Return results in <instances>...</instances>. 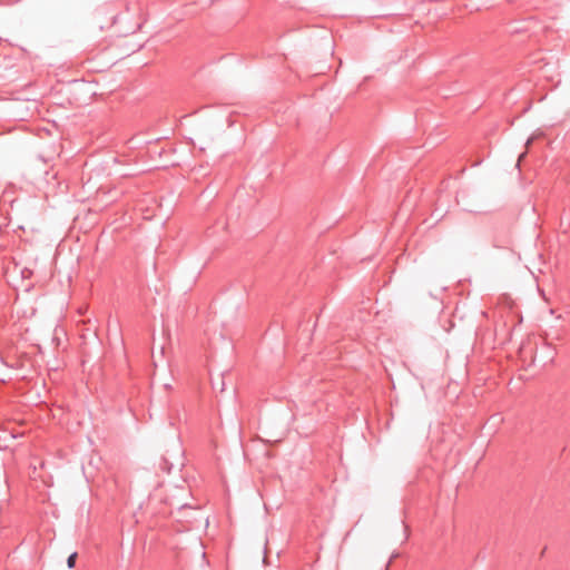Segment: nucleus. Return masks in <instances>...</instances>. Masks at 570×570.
<instances>
[{
	"mask_svg": "<svg viewBox=\"0 0 570 570\" xmlns=\"http://www.w3.org/2000/svg\"><path fill=\"white\" fill-rule=\"evenodd\" d=\"M185 465V451L175 425L167 415L158 429L155 424L148 428V445L145 453V491L148 494L146 512L150 519H165L173 513V507L181 512L190 509L181 499L185 488H175L168 494L163 490V476L171 470H180Z\"/></svg>",
	"mask_w": 570,
	"mask_h": 570,
	"instance_id": "nucleus-1",
	"label": "nucleus"
},
{
	"mask_svg": "<svg viewBox=\"0 0 570 570\" xmlns=\"http://www.w3.org/2000/svg\"><path fill=\"white\" fill-rule=\"evenodd\" d=\"M169 217L167 207L158 202L155 196H145V222H153V235L150 238V249L156 254L161 244V232Z\"/></svg>",
	"mask_w": 570,
	"mask_h": 570,
	"instance_id": "nucleus-2",
	"label": "nucleus"
},
{
	"mask_svg": "<svg viewBox=\"0 0 570 570\" xmlns=\"http://www.w3.org/2000/svg\"><path fill=\"white\" fill-rule=\"evenodd\" d=\"M163 138H156L145 142V174L154 170L166 169L174 165L171 150Z\"/></svg>",
	"mask_w": 570,
	"mask_h": 570,
	"instance_id": "nucleus-3",
	"label": "nucleus"
},
{
	"mask_svg": "<svg viewBox=\"0 0 570 570\" xmlns=\"http://www.w3.org/2000/svg\"><path fill=\"white\" fill-rule=\"evenodd\" d=\"M210 384L218 403L233 407L237 401V385L229 370L210 374Z\"/></svg>",
	"mask_w": 570,
	"mask_h": 570,
	"instance_id": "nucleus-4",
	"label": "nucleus"
},
{
	"mask_svg": "<svg viewBox=\"0 0 570 570\" xmlns=\"http://www.w3.org/2000/svg\"><path fill=\"white\" fill-rule=\"evenodd\" d=\"M190 509H186L184 511H181V513H185V512H189V514H186V515H180L177 521L179 522H186L187 524L185 525V528L187 530H191L194 529L195 527L197 525H202L203 523H208V519L205 518V515L203 513H200L197 509L195 508H191L190 505H188ZM178 513L180 514V512L178 511Z\"/></svg>",
	"mask_w": 570,
	"mask_h": 570,
	"instance_id": "nucleus-5",
	"label": "nucleus"
},
{
	"mask_svg": "<svg viewBox=\"0 0 570 570\" xmlns=\"http://www.w3.org/2000/svg\"><path fill=\"white\" fill-rule=\"evenodd\" d=\"M400 528L403 529V537H402V542H405L409 537H410V529H409V525L405 523V521H400Z\"/></svg>",
	"mask_w": 570,
	"mask_h": 570,
	"instance_id": "nucleus-6",
	"label": "nucleus"
},
{
	"mask_svg": "<svg viewBox=\"0 0 570 570\" xmlns=\"http://www.w3.org/2000/svg\"><path fill=\"white\" fill-rule=\"evenodd\" d=\"M77 556H78V554H77V552H72V553L68 557V559H67V566H68V568H69V569L75 568V566H76V560H77Z\"/></svg>",
	"mask_w": 570,
	"mask_h": 570,
	"instance_id": "nucleus-7",
	"label": "nucleus"
},
{
	"mask_svg": "<svg viewBox=\"0 0 570 570\" xmlns=\"http://www.w3.org/2000/svg\"><path fill=\"white\" fill-rule=\"evenodd\" d=\"M32 274H33L32 271L27 267L21 271V276L23 278H30L32 276Z\"/></svg>",
	"mask_w": 570,
	"mask_h": 570,
	"instance_id": "nucleus-8",
	"label": "nucleus"
},
{
	"mask_svg": "<svg viewBox=\"0 0 570 570\" xmlns=\"http://www.w3.org/2000/svg\"><path fill=\"white\" fill-rule=\"evenodd\" d=\"M149 265L151 267V269L154 272L157 271V259H156V255H154L150 259H149Z\"/></svg>",
	"mask_w": 570,
	"mask_h": 570,
	"instance_id": "nucleus-9",
	"label": "nucleus"
},
{
	"mask_svg": "<svg viewBox=\"0 0 570 570\" xmlns=\"http://www.w3.org/2000/svg\"><path fill=\"white\" fill-rule=\"evenodd\" d=\"M397 557H399V553H393V554L391 556V558H390V560H389V562H387V564H386V570H389V568H390V566H391L392 561H393L394 559H396Z\"/></svg>",
	"mask_w": 570,
	"mask_h": 570,
	"instance_id": "nucleus-10",
	"label": "nucleus"
},
{
	"mask_svg": "<svg viewBox=\"0 0 570 570\" xmlns=\"http://www.w3.org/2000/svg\"><path fill=\"white\" fill-rule=\"evenodd\" d=\"M267 560V540L264 541V562Z\"/></svg>",
	"mask_w": 570,
	"mask_h": 570,
	"instance_id": "nucleus-11",
	"label": "nucleus"
},
{
	"mask_svg": "<svg viewBox=\"0 0 570 570\" xmlns=\"http://www.w3.org/2000/svg\"><path fill=\"white\" fill-rule=\"evenodd\" d=\"M155 291H156V293H158V294H159V293H161V292H164V291H166L165 285H161V288H159V287H157V286H156V287H155Z\"/></svg>",
	"mask_w": 570,
	"mask_h": 570,
	"instance_id": "nucleus-12",
	"label": "nucleus"
},
{
	"mask_svg": "<svg viewBox=\"0 0 570 570\" xmlns=\"http://www.w3.org/2000/svg\"><path fill=\"white\" fill-rule=\"evenodd\" d=\"M157 525H158V521L153 522V521L150 520V522H149V525H148V527H149L150 529H153V528H156Z\"/></svg>",
	"mask_w": 570,
	"mask_h": 570,
	"instance_id": "nucleus-13",
	"label": "nucleus"
},
{
	"mask_svg": "<svg viewBox=\"0 0 570 570\" xmlns=\"http://www.w3.org/2000/svg\"><path fill=\"white\" fill-rule=\"evenodd\" d=\"M141 27H142V23L141 22H137L135 29L132 30V32H135L136 30H139Z\"/></svg>",
	"mask_w": 570,
	"mask_h": 570,
	"instance_id": "nucleus-14",
	"label": "nucleus"
},
{
	"mask_svg": "<svg viewBox=\"0 0 570 570\" xmlns=\"http://www.w3.org/2000/svg\"><path fill=\"white\" fill-rule=\"evenodd\" d=\"M206 191H208V196H212V195H214V194H215V189L208 190V188H206V189L204 190V193H206Z\"/></svg>",
	"mask_w": 570,
	"mask_h": 570,
	"instance_id": "nucleus-15",
	"label": "nucleus"
},
{
	"mask_svg": "<svg viewBox=\"0 0 570 570\" xmlns=\"http://www.w3.org/2000/svg\"><path fill=\"white\" fill-rule=\"evenodd\" d=\"M532 141H533V138H532V137H531V138H529V139L527 140V142H525V146H527V147H529V146L532 144Z\"/></svg>",
	"mask_w": 570,
	"mask_h": 570,
	"instance_id": "nucleus-16",
	"label": "nucleus"
},
{
	"mask_svg": "<svg viewBox=\"0 0 570 570\" xmlns=\"http://www.w3.org/2000/svg\"><path fill=\"white\" fill-rule=\"evenodd\" d=\"M524 156H525V153L521 154L520 157H519L518 163H520L524 158Z\"/></svg>",
	"mask_w": 570,
	"mask_h": 570,
	"instance_id": "nucleus-17",
	"label": "nucleus"
},
{
	"mask_svg": "<svg viewBox=\"0 0 570 570\" xmlns=\"http://www.w3.org/2000/svg\"><path fill=\"white\" fill-rule=\"evenodd\" d=\"M264 433H265V435H266V436H268V438H271V439H272V438H274V435H273V434H271L269 432H264Z\"/></svg>",
	"mask_w": 570,
	"mask_h": 570,
	"instance_id": "nucleus-18",
	"label": "nucleus"
},
{
	"mask_svg": "<svg viewBox=\"0 0 570 570\" xmlns=\"http://www.w3.org/2000/svg\"><path fill=\"white\" fill-rule=\"evenodd\" d=\"M350 534H351V530L345 533L344 540L347 539L350 537Z\"/></svg>",
	"mask_w": 570,
	"mask_h": 570,
	"instance_id": "nucleus-19",
	"label": "nucleus"
},
{
	"mask_svg": "<svg viewBox=\"0 0 570 570\" xmlns=\"http://www.w3.org/2000/svg\"><path fill=\"white\" fill-rule=\"evenodd\" d=\"M117 22H118V18H117V17H115V18H114V23L116 24Z\"/></svg>",
	"mask_w": 570,
	"mask_h": 570,
	"instance_id": "nucleus-20",
	"label": "nucleus"
},
{
	"mask_svg": "<svg viewBox=\"0 0 570 570\" xmlns=\"http://www.w3.org/2000/svg\"><path fill=\"white\" fill-rule=\"evenodd\" d=\"M360 523V519L354 523V528L357 527Z\"/></svg>",
	"mask_w": 570,
	"mask_h": 570,
	"instance_id": "nucleus-21",
	"label": "nucleus"
},
{
	"mask_svg": "<svg viewBox=\"0 0 570 570\" xmlns=\"http://www.w3.org/2000/svg\"><path fill=\"white\" fill-rule=\"evenodd\" d=\"M127 32H119V36H126Z\"/></svg>",
	"mask_w": 570,
	"mask_h": 570,
	"instance_id": "nucleus-22",
	"label": "nucleus"
}]
</instances>
